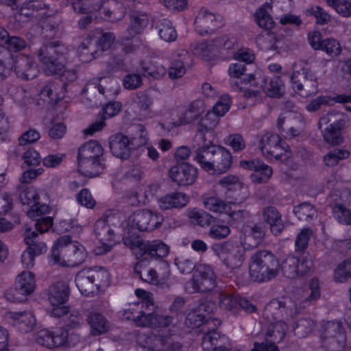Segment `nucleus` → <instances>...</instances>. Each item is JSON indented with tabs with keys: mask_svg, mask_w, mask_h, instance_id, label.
<instances>
[{
	"mask_svg": "<svg viewBox=\"0 0 351 351\" xmlns=\"http://www.w3.org/2000/svg\"><path fill=\"white\" fill-rule=\"evenodd\" d=\"M123 218L120 213L107 215L106 218L97 221L95 233L97 240L95 252L102 254L111 250L118 242V239L112 229L119 226L123 231V237L136 234L134 230L149 231L159 228L163 222V217L158 213L147 209H140L132 213L127 219L120 222Z\"/></svg>",
	"mask_w": 351,
	"mask_h": 351,
	"instance_id": "f257e3e1",
	"label": "nucleus"
},
{
	"mask_svg": "<svg viewBox=\"0 0 351 351\" xmlns=\"http://www.w3.org/2000/svg\"><path fill=\"white\" fill-rule=\"evenodd\" d=\"M312 267L311 260H300L294 256H288L280 264V261L267 251H261L254 254L250 264V278L262 282L276 277L281 271L288 278L306 274Z\"/></svg>",
	"mask_w": 351,
	"mask_h": 351,
	"instance_id": "f03ea898",
	"label": "nucleus"
},
{
	"mask_svg": "<svg viewBox=\"0 0 351 351\" xmlns=\"http://www.w3.org/2000/svg\"><path fill=\"white\" fill-rule=\"evenodd\" d=\"M214 304L210 302L208 304H200L198 310L190 313L185 321L186 325L191 327L192 329L199 328V332L204 334L203 337V348L204 350L212 349L213 351H236L232 349L229 344L226 346L221 345L226 338L221 337L220 334L213 328L220 324L218 319H212L209 317L206 319V315H208L212 311Z\"/></svg>",
	"mask_w": 351,
	"mask_h": 351,
	"instance_id": "7ed1b4c3",
	"label": "nucleus"
},
{
	"mask_svg": "<svg viewBox=\"0 0 351 351\" xmlns=\"http://www.w3.org/2000/svg\"><path fill=\"white\" fill-rule=\"evenodd\" d=\"M135 294L138 301L129 303L119 311V315L123 319H131L139 326H147L150 328L165 327L169 324L171 318L169 317H160L156 312L146 314L144 308L154 306V300L151 293L143 289H137Z\"/></svg>",
	"mask_w": 351,
	"mask_h": 351,
	"instance_id": "20e7f679",
	"label": "nucleus"
},
{
	"mask_svg": "<svg viewBox=\"0 0 351 351\" xmlns=\"http://www.w3.org/2000/svg\"><path fill=\"white\" fill-rule=\"evenodd\" d=\"M87 256L88 252L82 243L72 242L69 236H62L54 241L48 261L51 265L73 268L84 263Z\"/></svg>",
	"mask_w": 351,
	"mask_h": 351,
	"instance_id": "39448f33",
	"label": "nucleus"
},
{
	"mask_svg": "<svg viewBox=\"0 0 351 351\" xmlns=\"http://www.w3.org/2000/svg\"><path fill=\"white\" fill-rule=\"evenodd\" d=\"M233 88L243 93L245 98H254L256 100L263 90L271 97H279L285 91V85L280 77H274L267 84L261 71L248 74L243 79L238 80L234 82Z\"/></svg>",
	"mask_w": 351,
	"mask_h": 351,
	"instance_id": "423d86ee",
	"label": "nucleus"
},
{
	"mask_svg": "<svg viewBox=\"0 0 351 351\" xmlns=\"http://www.w3.org/2000/svg\"><path fill=\"white\" fill-rule=\"evenodd\" d=\"M175 264L182 274L195 269L192 280L186 285V290L189 293L208 291L215 287V275L210 266L204 264L195 266L191 260L185 258H177Z\"/></svg>",
	"mask_w": 351,
	"mask_h": 351,
	"instance_id": "0eeeda50",
	"label": "nucleus"
},
{
	"mask_svg": "<svg viewBox=\"0 0 351 351\" xmlns=\"http://www.w3.org/2000/svg\"><path fill=\"white\" fill-rule=\"evenodd\" d=\"M75 283L81 294L90 296L109 287L110 275L107 270L100 267H85L76 274Z\"/></svg>",
	"mask_w": 351,
	"mask_h": 351,
	"instance_id": "6e6552de",
	"label": "nucleus"
},
{
	"mask_svg": "<svg viewBox=\"0 0 351 351\" xmlns=\"http://www.w3.org/2000/svg\"><path fill=\"white\" fill-rule=\"evenodd\" d=\"M104 149L96 141H89L82 145L78 151V171L86 176H98L104 169Z\"/></svg>",
	"mask_w": 351,
	"mask_h": 351,
	"instance_id": "1a4fd4ad",
	"label": "nucleus"
},
{
	"mask_svg": "<svg viewBox=\"0 0 351 351\" xmlns=\"http://www.w3.org/2000/svg\"><path fill=\"white\" fill-rule=\"evenodd\" d=\"M237 45L238 40L234 36L223 34L213 39L200 41L193 45L191 50L195 56L205 61H212L218 58L221 50H231Z\"/></svg>",
	"mask_w": 351,
	"mask_h": 351,
	"instance_id": "9d476101",
	"label": "nucleus"
},
{
	"mask_svg": "<svg viewBox=\"0 0 351 351\" xmlns=\"http://www.w3.org/2000/svg\"><path fill=\"white\" fill-rule=\"evenodd\" d=\"M123 244L136 256L138 258L147 255L151 258L158 259L167 257L170 252L169 246L161 240L143 241L138 234L125 236Z\"/></svg>",
	"mask_w": 351,
	"mask_h": 351,
	"instance_id": "9b49d317",
	"label": "nucleus"
},
{
	"mask_svg": "<svg viewBox=\"0 0 351 351\" xmlns=\"http://www.w3.org/2000/svg\"><path fill=\"white\" fill-rule=\"evenodd\" d=\"M68 53L69 49L64 45L50 43L44 46L38 54L42 69L47 74H62Z\"/></svg>",
	"mask_w": 351,
	"mask_h": 351,
	"instance_id": "f8f14e48",
	"label": "nucleus"
},
{
	"mask_svg": "<svg viewBox=\"0 0 351 351\" xmlns=\"http://www.w3.org/2000/svg\"><path fill=\"white\" fill-rule=\"evenodd\" d=\"M229 199L210 195L204 198L203 204L206 209L213 213L227 215L231 222H244L250 218V213L241 209L238 202Z\"/></svg>",
	"mask_w": 351,
	"mask_h": 351,
	"instance_id": "ddd939ff",
	"label": "nucleus"
},
{
	"mask_svg": "<svg viewBox=\"0 0 351 351\" xmlns=\"http://www.w3.org/2000/svg\"><path fill=\"white\" fill-rule=\"evenodd\" d=\"M93 0H75L73 7L75 11L80 13H90L99 11L102 19L110 22L121 20L125 14V8L123 3L115 0H108L101 5H91Z\"/></svg>",
	"mask_w": 351,
	"mask_h": 351,
	"instance_id": "4468645a",
	"label": "nucleus"
},
{
	"mask_svg": "<svg viewBox=\"0 0 351 351\" xmlns=\"http://www.w3.org/2000/svg\"><path fill=\"white\" fill-rule=\"evenodd\" d=\"M348 121V116L344 114L330 112L324 114L318 123L320 129L323 125L332 122L324 130H322L324 140L333 145L341 144L343 141L341 130L346 127Z\"/></svg>",
	"mask_w": 351,
	"mask_h": 351,
	"instance_id": "2eb2a0df",
	"label": "nucleus"
},
{
	"mask_svg": "<svg viewBox=\"0 0 351 351\" xmlns=\"http://www.w3.org/2000/svg\"><path fill=\"white\" fill-rule=\"evenodd\" d=\"M291 85L293 90L303 97L315 95L318 91V82L315 75L302 66L297 68V65H295L291 75Z\"/></svg>",
	"mask_w": 351,
	"mask_h": 351,
	"instance_id": "dca6fc26",
	"label": "nucleus"
},
{
	"mask_svg": "<svg viewBox=\"0 0 351 351\" xmlns=\"http://www.w3.org/2000/svg\"><path fill=\"white\" fill-rule=\"evenodd\" d=\"M212 250L223 263L230 269L239 268L245 259L242 247L232 241L214 244Z\"/></svg>",
	"mask_w": 351,
	"mask_h": 351,
	"instance_id": "f3484780",
	"label": "nucleus"
},
{
	"mask_svg": "<svg viewBox=\"0 0 351 351\" xmlns=\"http://www.w3.org/2000/svg\"><path fill=\"white\" fill-rule=\"evenodd\" d=\"M217 195H221L226 199L242 200L247 195V189L239 177L228 175L221 178L215 186Z\"/></svg>",
	"mask_w": 351,
	"mask_h": 351,
	"instance_id": "a211bd4d",
	"label": "nucleus"
},
{
	"mask_svg": "<svg viewBox=\"0 0 351 351\" xmlns=\"http://www.w3.org/2000/svg\"><path fill=\"white\" fill-rule=\"evenodd\" d=\"M35 341L49 349L75 343L69 337L68 332L62 328H40L36 332Z\"/></svg>",
	"mask_w": 351,
	"mask_h": 351,
	"instance_id": "6ab92c4d",
	"label": "nucleus"
},
{
	"mask_svg": "<svg viewBox=\"0 0 351 351\" xmlns=\"http://www.w3.org/2000/svg\"><path fill=\"white\" fill-rule=\"evenodd\" d=\"M320 337L328 351H341L346 345V336L339 322H327L322 328Z\"/></svg>",
	"mask_w": 351,
	"mask_h": 351,
	"instance_id": "aec40b11",
	"label": "nucleus"
},
{
	"mask_svg": "<svg viewBox=\"0 0 351 351\" xmlns=\"http://www.w3.org/2000/svg\"><path fill=\"white\" fill-rule=\"evenodd\" d=\"M260 147L263 154L270 160H284L290 155L288 146L276 134H265L261 138Z\"/></svg>",
	"mask_w": 351,
	"mask_h": 351,
	"instance_id": "412c9836",
	"label": "nucleus"
},
{
	"mask_svg": "<svg viewBox=\"0 0 351 351\" xmlns=\"http://www.w3.org/2000/svg\"><path fill=\"white\" fill-rule=\"evenodd\" d=\"M288 326L282 321L271 323L266 332V339L261 343H255L252 351H279L276 343L281 341Z\"/></svg>",
	"mask_w": 351,
	"mask_h": 351,
	"instance_id": "4be33fe9",
	"label": "nucleus"
},
{
	"mask_svg": "<svg viewBox=\"0 0 351 351\" xmlns=\"http://www.w3.org/2000/svg\"><path fill=\"white\" fill-rule=\"evenodd\" d=\"M69 299L68 289L63 285H55L50 287L48 300L50 306L48 313L54 317H61L68 311L66 303Z\"/></svg>",
	"mask_w": 351,
	"mask_h": 351,
	"instance_id": "5701e85b",
	"label": "nucleus"
},
{
	"mask_svg": "<svg viewBox=\"0 0 351 351\" xmlns=\"http://www.w3.org/2000/svg\"><path fill=\"white\" fill-rule=\"evenodd\" d=\"M205 108L206 105L203 101H194L180 114L178 120L171 121L169 119H166L160 124V127L165 132H170L175 127L193 122L204 112Z\"/></svg>",
	"mask_w": 351,
	"mask_h": 351,
	"instance_id": "b1692460",
	"label": "nucleus"
},
{
	"mask_svg": "<svg viewBox=\"0 0 351 351\" xmlns=\"http://www.w3.org/2000/svg\"><path fill=\"white\" fill-rule=\"evenodd\" d=\"M23 210H26L28 217L34 219L51 212V207L41 199L37 191L32 187L23 190Z\"/></svg>",
	"mask_w": 351,
	"mask_h": 351,
	"instance_id": "393cba45",
	"label": "nucleus"
},
{
	"mask_svg": "<svg viewBox=\"0 0 351 351\" xmlns=\"http://www.w3.org/2000/svg\"><path fill=\"white\" fill-rule=\"evenodd\" d=\"M221 24L220 17L206 8L200 9L194 21L195 29L200 35L214 33Z\"/></svg>",
	"mask_w": 351,
	"mask_h": 351,
	"instance_id": "a878e982",
	"label": "nucleus"
},
{
	"mask_svg": "<svg viewBox=\"0 0 351 351\" xmlns=\"http://www.w3.org/2000/svg\"><path fill=\"white\" fill-rule=\"evenodd\" d=\"M41 161L36 149L29 148L23 152V182H30L43 174L44 169L39 166Z\"/></svg>",
	"mask_w": 351,
	"mask_h": 351,
	"instance_id": "bb28decb",
	"label": "nucleus"
},
{
	"mask_svg": "<svg viewBox=\"0 0 351 351\" xmlns=\"http://www.w3.org/2000/svg\"><path fill=\"white\" fill-rule=\"evenodd\" d=\"M171 180L180 186H189L195 183L198 171L193 165L184 162L173 166L169 171Z\"/></svg>",
	"mask_w": 351,
	"mask_h": 351,
	"instance_id": "cd10ccee",
	"label": "nucleus"
},
{
	"mask_svg": "<svg viewBox=\"0 0 351 351\" xmlns=\"http://www.w3.org/2000/svg\"><path fill=\"white\" fill-rule=\"evenodd\" d=\"M304 121L302 115L296 111H287L282 114L278 119L277 125L279 129L284 126L289 127L287 137H295L302 132Z\"/></svg>",
	"mask_w": 351,
	"mask_h": 351,
	"instance_id": "c85d7f7f",
	"label": "nucleus"
},
{
	"mask_svg": "<svg viewBox=\"0 0 351 351\" xmlns=\"http://www.w3.org/2000/svg\"><path fill=\"white\" fill-rule=\"evenodd\" d=\"M264 237V230L260 224L244 225L240 237L239 247L243 250H250L258 246Z\"/></svg>",
	"mask_w": 351,
	"mask_h": 351,
	"instance_id": "c756f323",
	"label": "nucleus"
},
{
	"mask_svg": "<svg viewBox=\"0 0 351 351\" xmlns=\"http://www.w3.org/2000/svg\"><path fill=\"white\" fill-rule=\"evenodd\" d=\"M38 234L35 231L26 229L25 241L28 245L25 250V254L28 256V259L25 257V264L28 267L34 265V260L36 256H38L47 251V247L45 243L38 241Z\"/></svg>",
	"mask_w": 351,
	"mask_h": 351,
	"instance_id": "7c9ffc66",
	"label": "nucleus"
},
{
	"mask_svg": "<svg viewBox=\"0 0 351 351\" xmlns=\"http://www.w3.org/2000/svg\"><path fill=\"white\" fill-rule=\"evenodd\" d=\"M240 166L245 169L254 171L251 175V179L256 183L267 182L273 173L271 167L258 160H241Z\"/></svg>",
	"mask_w": 351,
	"mask_h": 351,
	"instance_id": "2f4dec72",
	"label": "nucleus"
},
{
	"mask_svg": "<svg viewBox=\"0 0 351 351\" xmlns=\"http://www.w3.org/2000/svg\"><path fill=\"white\" fill-rule=\"evenodd\" d=\"M167 267H168V265H167ZM134 270L142 280L145 282L160 287L169 285L168 282L169 277V271L168 269L165 275L162 277L159 278L156 271L152 268L147 267L145 262L143 260H141L136 265Z\"/></svg>",
	"mask_w": 351,
	"mask_h": 351,
	"instance_id": "473e14b6",
	"label": "nucleus"
},
{
	"mask_svg": "<svg viewBox=\"0 0 351 351\" xmlns=\"http://www.w3.org/2000/svg\"><path fill=\"white\" fill-rule=\"evenodd\" d=\"M201 141L203 142V143H204V145L196 149L195 154V160L197 163L199 164L203 170L210 174H213V160L214 159V147L215 145L213 143L209 145L206 144L207 141L209 143H210V138L207 139L206 142H204L202 140Z\"/></svg>",
	"mask_w": 351,
	"mask_h": 351,
	"instance_id": "72a5a7b5",
	"label": "nucleus"
},
{
	"mask_svg": "<svg viewBox=\"0 0 351 351\" xmlns=\"http://www.w3.org/2000/svg\"><path fill=\"white\" fill-rule=\"evenodd\" d=\"M220 117L217 114L213 109L208 111L206 115L200 119L197 132L195 136L196 139L202 140L204 142L207 141V138L213 136V130L218 124Z\"/></svg>",
	"mask_w": 351,
	"mask_h": 351,
	"instance_id": "f704fd0d",
	"label": "nucleus"
},
{
	"mask_svg": "<svg viewBox=\"0 0 351 351\" xmlns=\"http://www.w3.org/2000/svg\"><path fill=\"white\" fill-rule=\"evenodd\" d=\"M214 149L213 174H219L228 171L232 164V154L222 146L215 145Z\"/></svg>",
	"mask_w": 351,
	"mask_h": 351,
	"instance_id": "c9c22d12",
	"label": "nucleus"
},
{
	"mask_svg": "<svg viewBox=\"0 0 351 351\" xmlns=\"http://www.w3.org/2000/svg\"><path fill=\"white\" fill-rule=\"evenodd\" d=\"M131 144V141L127 136L122 134H117L111 137L110 148L115 157L121 160H125L130 156Z\"/></svg>",
	"mask_w": 351,
	"mask_h": 351,
	"instance_id": "e433bc0d",
	"label": "nucleus"
},
{
	"mask_svg": "<svg viewBox=\"0 0 351 351\" xmlns=\"http://www.w3.org/2000/svg\"><path fill=\"white\" fill-rule=\"evenodd\" d=\"M189 202V197L184 193L174 191L169 193L158 200L159 207L162 210L182 208Z\"/></svg>",
	"mask_w": 351,
	"mask_h": 351,
	"instance_id": "4c0bfd02",
	"label": "nucleus"
},
{
	"mask_svg": "<svg viewBox=\"0 0 351 351\" xmlns=\"http://www.w3.org/2000/svg\"><path fill=\"white\" fill-rule=\"evenodd\" d=\"M189 60V54L184 49H180L173 54L168 74L170 78L176 79L182 77L185 72V65Z\"/></svg>",
	"mask_w": 351,
	"mask_h": 351,
	"instance_id": "58836bf2",
	"label": "nucleus"
},
{
	"mask_svg": "<svg viewBox=\"0 0 351 351\" xmlns=\"http://www.w3.org/2000/svg\"><path fill=\"white\" fill-rule=\"evenodd\" d=\"M149 23L148 16L142 12L134 13L130 16V24L125 32L124 38L130 40L141 34Z\"/></svg>",
	"mask_w": 351,
	"mask_h": 351,
	"instance_id": "ea45409f",
	"label": "nucleus"
},
{
	"mask_svg": "<svg viewBox=\"0 0 351 351\" xmlns=\"http://www.w3.org/2000/svg\"><path fill=\"white\" fill-rule=\"evenodd\" d=\"M86 322L89 326L90 335H101L109 330V322L101 313H93L89 314L86 318Z\"/></svg>",
	"mask_w": 351,
	"mask_h": 351,
	"instance_id": "a19ab883",
	"label": "nucleus"
},
{
	"mask_svg": "<svg viewBox=\"0 0 351 351\" xmlns=\"http://www.w3.org/2000/svg\"><path fill=\"white\" fill-rule=\"evenodd\" d=\"M264 220L269 225L271 232L274 235H278L285 228L281 215L275 207L268 206L263 210Z\"/></svg>",
	"mask_w": 351,
	"mask_h": 351,
	"instance_id": "79ce46f5",
	"label": "nucleus"
},
{
	"mask_svg": "<svg viewBox=\"0 0 351 351\" xmlns=\"http://www.w3.org/2000/svg\"><path fill=\"white\" fill-rule=\"evenodd\" d=\"M274 3L275 0H271L270 3L266 2L256 11L255 21L260 27L271 29L274 27L275 23L270 14L272 4Z\"/></svg>",
	"mask_w": 351,
	"mask_h": 351,
	"instance_id": "37998d69",
	"label": "nucleus"
},
{
	"mask_svg": "<svg viewBox=\"0 0 351 351\" xmlns=\"http://www.w3.org/2000/svg\"><path fill=\"white\" fill-rule=\"evenodd\" d=\"M349 192H344L341 199L343 203L337 204L333 208L334 217L341 223L351 224V210L346 206H351L350 199L347 197Z\"/></svg>",
	"mask_w": 351,
	"mask_h": 351,
	"instance_id": "c03bdc74",
	"label": "nucleus"
},
{
	"mask_svg": "<svg viewBox=\"0 0 351 351\" xmlns=\"http://www.w3.org/2000/svg\"><path fill=\"white\" fill-rule=\"evenodd\" d=\"M239 305L248 312H253L255 310V307L245 300H241L239 302L236 298L226 293L221 294L219 301V306L221 308L229 311H233L237 309Z\"/></svg>",
	"mask_w": 351,
	"mask_h": 351,
	"instance_id": "a18cd8bd",
	"label": "nucleus"
},
{
	"mask_svg": "<svg viewBox=\"0 0 351 351\" xmlns=\"http://www.w3.org/2000/svg\"><path fill=\"white\" fill-rule=\"evenodd\" d=\"M16 64L15 58L5 47L0 46V81L5 79L12 70L16 69Z\"/></svg>",
	"mask_w": 351,
	"mask_h": 351,
	"instance_id": "49530a36",
	"label": "nucleus"
},
{
	"mask_svg": "<svg viewBox=\"0 0 351 351\" xmlns=\"http://www.w3.org/2000/svg\"><path fill=\"white\" fill-rule=\"evenodd\" d=\"M278 309L279 313H285L286 314H290L292 315L293 313L296 312L295 305L291 301H287L282 304V302L274 300L270 302L265 308V314L269 317V313L273 310Z\"/></svg>",
	"mask_w": 351,
	"mask_h": 351,
	"instance_id": "de8ad7c7",
	"label": "nucleus"
},
{
	"mask_svg": "<svg viewBox=\"0 0 351 351\" xmlns=\"http://www.w3.org/2000/svg\"><path fill=\"white\" fill-rule=\"evenodd\" d=\"M351 277V259L339 263L334 270L333 278L337 282H344Z\"/></svg>",
	"mask_w": 351,
	"mask_h": 351,
	"instance_id": "09e8293b",
	"label": "nucleus"
},
{
	"mask_svg": "<svg viewBox=\"0 0 351 351\" xmlns=\"http://www.w3.org/2000/svg\"><path fill=\"white\" fill-rule=\"evenodd\" d=\"M349 156L350 152L345 149H335L324 156V162L328 167H334L339 161L348 158Z\"/></svg>",
	"mask_w": 351,
	"mask_h": 351,
	"instance_id": "8fccbe9b",
	"label": "nucleus"
},
{
	"mask_svg": "<svg viewBox=\"0 0 351 351\" xmlns=\"http://www.w3.org/2000/svg\"><path fill=\"white\" fill-rule=\"evenodd\" d=\"M97 89L101 94L106 93L108 95H117L120 90V86L117 80L109 77H100Z\"/></svg>",
	"mask_w": 351,
	"mask_h": 351,
	"instance_id": "3c124183",
	"label": "nucleus"
},
{
	"mask_svg": "<svg viewBox=\"0 0 351 351\" xmlns=\"http://www.w3.org/2000/svg\"><path fill=\"white\" fill-rule=\"evenodd\" d=\"M191 221L200 226H208L214 219V217L208 213L198 209H192L189 213Z\"/></svg>",
	"mask_w": 351,
	"mask_h": 351,
	"instance_id": "603ef678",
	"label": "nucleus"
},
{
	"mask_svg": "<svg viewBox=\"0 0 351 351\" xmlns=\"http://www.w3.org/2000/svg\"><path fill=\"white\" fill-rule=\"evenodd\" d=\"M295 215L301 221H308L313 218L317 213L316 209L309 203L304 202L294 207Z\"/></svg>",
	"mask_w": 351,
	"mask_h": 351,
	"instance_id": "864d4df0",
	"label": "nucleus"
},
{
	"mask_svg": "<svg viewBox=\"0 0 351 351\" xmlns=\"http://www.w3.org/2000/svg\"><path fill=\"white\" fill-rule=\"evenodd\" d=\"M158 34L161 39L167 42L174 40L177 37L176 32L171 21L163 19L158 25Z\"/></svg>",
	"mask_w": 351,
	"mask_h": 351,
	"instance_id": "5fc2aeb1",
	"label": "nucleus"
},
{
	"mask_svg": "<svg viewBox=\"0 0 351 351\" xmlns=\"http://www.w3.org/2000/svg\"><path fill=\"white\" fill-rule=\"evenodd\" d=\"M304 14L308 16H313L316 19L317 23L324 25L330 20V15L321 7L311 5L304 10Z\"/></svg>",
	"mask_w": 351,
	"mask_h": 351,
	"instance_id": "6e6d98bb",
	"label": "nucleus"
},
{
	"mask_svg": "<svg viewBox=\"0 0 351 351\" xmlns=\"http://www.w3.org/2000/svg\"><path fill=\"white\" fill-rule=\"evenodd\" d=\"M328 5L343 16L351 15V0H326Z\"/></svg>",
	"mask_w": 351,
	"mask_h": 351,
	"instance_id": "4d7b16f0",
	"label": "nucleus"
},
{
	"mask_svg": "<svg viewBox=\"0 0 351 351\" xmlns=\"http://www.w3.org/2000/svg\"><path fill=\"white\" fill-rule=\"evenodd\" d=\"M143 75L153 78L163 76L166 73V69L160 64L151 62L143 67Z\"/></svg>",
	"mask_w": 351,
	"mask_h": 351,
	"instance_id": "13d9d810",
	"label": "nucleus"
},
{
	"mask_svg": "<svg viewBox=\"0 0 351 351\" xmlns=\"http://www.w3.org/2000/svg\"><path fill=\"white\" fill-rule=\"evenodd\" d=\"M56 229L59 232H71L74 234H78L82 231L83 227L75 220H62L56 224Z\"/></svg>",
	"mask_w": 351,
	"mask_h": 351,
	"instance_id": "bf43d9fd",
	"label": "nucleus"
},
{
	"mask_svg": "<svg viewBox=\"0 0 351 351\" xmlns=\"http://www.w3.org/2000/svg\"><path fill=\"white\" fill-rule=\"evenodd\" d=\"M64 322L65 326L69 328H77L82 326L83 319L78 311H71L68 309L67 313L64 315Z\"/></svg>",
	"mask_w": 351,
	"mask_h": 351,
	"instance_id": "052dcab7",
	"label": "nucleus"
},
{
	"mask_svg": "<svg viewBox=\"0 0 351 351\" xmlns=\"http://www.w3.org/2000/svg\"><path fill=\"white\" fill-rule=\"evenodd\" d=\"M92 38L97 40L98 45L104 51L110 47L114 40V36L110 32L103 33L101 31L97 30L93 34L90 40Z\"/></svg>",
	"mask_w": 351,
	"mask_h": 351,
	"instance_id": "680f3d73",
	"label": "nucleus"
},
{
	"mask_svg": "<svg viewBox=\"0 0 351 351\" xmlns=\"http://www.w3.org/2000/svg\"><path fill=\"white\" fill-rule=\"evenodd\" d=\"M232 100L228 95H223L218 99L213 109L220 117L224 116L230 110Z\"/></svg>",
	"mask_w": 351,
	"mask_h": 351,
	"instance_id": "e2e57ef3",
	"label": "nucleus"
},
{
	"mask_svg": "<svg viewBox=\"0 0 351 351\" xmlns=\"http://www.w3.org/2000/svg\"><path fill=\"white\" fill-rule=\"evenodd\" d=\"M224 143L230 146L234 152H239L245 147V143L241 135L239 134H232L228 136Z\"/></svg>",
	"mask_w": 351,
	"mask_h": 351,
	"instance_id": "0e129e2a",
	"label": "nucleus"
},
{
	"mask_svg": "<svg viewBox=\"0 0 351 351\" xmlns=\"http://www.w3.org/2000/svg\"><path fill=\"white\" fill-rule=\"evenodd\" d=\"M230 232L229 226L219 223L211 226L208 234L213 239H222L228 237Z\"/></svg>",
	"mask_w": 351,
	"mask_h": 351,
	"instance_id": "69168bd1",
	"label": "nucleus"
},
{
	"mask_svg": "<svg viewBox=\"0 0 351 351\" xmlns=\"http://www.w3.org/2000/svg\"><path fill=\"white\" fill-rule=\"evenodd\" d=\"M320 296L319 282L317 279H312L304 291V298L306 301L313 302L317 300Z\"/></svg>",
	"mask_w": 351,
	"mask_h": 351,
	"instance_id": "338daca9",
	"label": "nucleus"
},
{
	"mask_svg": "<svg viewBox=\"0 0 351 351\" xmlns=\"http://www.w3.org/2000/svg\"><path fill=\"white\" fill-rule=\"evenodd\" d=\"M311 235L312 231L309 228L301 230L297 235L295 242L296 251H302L307 247Z\"/></svg>",
	"mask_w": 351,
	"mask_h": 351,
	"instance_id": "774afa93",
	"label": "nucleus"
}]
</instances>
